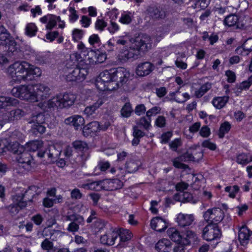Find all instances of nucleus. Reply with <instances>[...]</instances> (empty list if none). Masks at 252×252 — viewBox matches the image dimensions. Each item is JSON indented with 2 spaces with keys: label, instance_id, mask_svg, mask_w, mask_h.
<instances>
[{
  "label": "nucleus",
  "instance_id": "nucleus-45",
  "mask_svg": "<svg viewBox=\"0 0 252 252\" xmlns=\"http://www.w3.org/2000/svg\"><path fill=\"white\" fill-rule=\"evenodd\" d=\"M11 38L10 34L2 25L0 26V40L6 41Z\"/></svg>",
  "mask_w": 252,
  "mask_h": 252
},
{
  "label": "nucleus",
  "instance_id": "nucleus-29",
  "mask_svg": "<svg viewBox=\"0 0 252 252\" xmlns=\"http://www.w3.org/2000/svg\"><path fill=\"white\" fill-rule=\"evenodd\" d=\"M197 240L196 233L192 230H187L183 235V244L189 245L191 242H195Z\"/></svg>",
  "mask_w": 252,
  "mask_h": 252
},
{
  "label": "nucleus",
  "instance_id": "nucleus-18",
  "mask_svg": "<svg viewBox=\"0 0 252 252\" xmlns=\"http://www.w3.org/2000/svg\"><path fill=\"white\" fill-rule=\"evenodd\" d=\"M42 106L46 111L51 110V109L54 110L56 108H62L59 94L47 101H44Z\"/></svg>",
  "mask_w": 252,
  "mask_h": 252
},
{
  "label": "nucleus",
  "instance_id": "nucleus-59",
  "mask_svg": "<svg viewBox=\"0 0 252 252\" xmlns=\"http://www.w3.org/2000/svg\"><path fill=\"white\" fill-rule=\"evenodd\" d=\"M172 136V132L171 131H167L163 133L161 136V143H167L169 141L170 138Z\"/></svg>",
  "mask_w": 252,
  "mask_h": 252
},
{
  "label": "nucleus",
  "instance_id": "nucleus-7",
  "mask_svg": "<svg viewBox=\"0 0 252 252\" xmlns=\"http://www.w3.org/2000/svg\"><path fill=\"white\" fill-rule=\"evenodd\" d=\"M32 86L33 95L32 102L44 100L50 95V89L47 86L42 84H37Z\"/></svg>",
  "mask_w": 252,
  "mask_h": 252
},
{
  "label": "nucleus",
  "instance_id": "nucleus-25",
  "mask_svg": "<svg viewBox=\"0 0 252 252\" xmlns=\"http://www.w3.org/2000/svg\"><path fill=\"white\" fill-rule=\"evenodd\" d=\"M17 99L6 96H0V110L7 107L15 106L18 104Z\"/></svg>",
  "mask_w": 252,
  "mask_h": 252
},
{
  "label": "nucleus",
  "instance_id": "nucleus-54",
  "mask_svg": "<svg viewBox=\"0 0 252 252\" xmlns=\"http://www.w3.org/2000/svg\"><path fill=\"white\" fill-rule=\"evenodd\" d=\"M213 213V209L207 210L204 214L203 217L204 220L208 223H213L212 216Z\"/></svg>",
  "mask_w": 252,
  "mask_h": 252
},
{
  "label": "nucleus",
  "instance_id": "nucleus-42",
  "mask_svg": "<svg viewBox=\"0 0 252 252\" xmlns=\"http://www.w3.org/2000/svg\"><path fill=\"white\" fill-rule=\"evenodd\" d=\"M72 144L74 149L80 151H86L88 149V144L82 141L76 140Z\"/></svg>",
  "mask_w": 252,
  "mask_h": 252
},
{
  "label": "nucleus",
  "instance_id": "nucleus-49",
  "mask_svg": "<svg viewBox=\"0 0 252 252\" xmlns=\"http://www.w3.org/2000/svg\"><path fill=\"white\" fill-rule=\"evenodd\" d=\"M151 118H146L145 117H143L140 118L138 124L143 126L145 129H148L151 126Z\"/></svg>",
  "mask_w": 252,
  "mask_h": 252
},
{
  "label": "nucleus",
  "instance_id": "nucleus-38",
  "mask_svg": "<svg viewBox=\"0 0 252 252\" xmlns=\"http://www.w3.org/2000/svg\"><path fill=\"white\" fill-rule=\"evenodd\" d=\"M212 87V84L210 83L207 82L203 84L199 88V90L195 92V95L197 98L202 97L205 93H206L208 90H209Z\"/></svg>",
  "mask_w": 252,
  "mask_h": 252
},
{
  "label": "nucleus",
  "instance_id": "nucleus-26",
  "mask_svg": "<svg viewBox=\"0 0 252 252\" xmlns=\"http://www.w3.org/2000/svg\"><path fill=\"white\" fill-rule=\"evenodd\" d=\"M48 158L50 161L56 160L61 153V148L59 145H54L48 146Z\"/></svg>",
  "mask_w": 252,
  "mask_h": 252
},
{
  "label": "nucleus",
  "instance_id": "nucleus-34",
  "mask_svg": "<svg viewBox=\"0 0 252 252\" xmlns=\"http://www.w3.org/2000/svg\"><path fill=\"white\" fill-rule=\"evenodd\" d=\"M43 145V143L41 141L36 140L31 141L29 142L27 145L28 149L27 151L32 152L37 151L38 152L41 149Z\"/></svg>",
  "mask_w": 252,
  "mask_h": 252
},
{
  "label": "nucleus",
  "instance_id": "nucleus-28",
  "mask_svg": "<svg viewBox=\"0 0 252 252\" xmlns=\"http://www.w3.org/2000/svg\"><path fill=\"white\" fill-rule=\"evenodd\" d=\"M172 243L167 239L159 240L155 245V249L158 252L168 251L171 249Z\"/></svg>",
  "mask_w": 252,
  "mask_h": 252
},
{
  "label": "nucleus",
  "instance_id": "nucleus-62",
  "mask_svg": "<svg viewBox=\"0 0 252 252\" xmlns=\"http://www.w3.org/2000/svg\"><path fill=\"white\" fill-rule=\"evenodd\" d=\"M71 197L74 199H79L82 197V194L78 189H74L71 191Z\"/></svg>",
  "mask_w": 252,
  "mask_h": 252
},
{
  "label": "nucleus",
  "instance_id": "nucleus-39",
  "mask_svg": "<svg viewBox=\"0 0 252 252\" xmlns=\"http://www.w3.org/2000/svg\"><path fill=\"white\" fill-rule=\"evenodd\" d=\"M252 161V157L250 155L246 154H239L237 157V162L241 164H247Z\"/></svg>",
  "mask_w": 252,
  "mask_h": 252
},
{
  "label": "nucleus",
  "instance_id": "nucleus-3",
  "mask_svg": "<svg viewBox=\"0 0 252 252\" xmlns=\"http://www.w3.org/2000/svg\"><path fill=\"white\" fill-rule=\"evenodd\" d=\"M121 182L117 179L109 180L105 181H95L89 183V189L100 191L102 189L113 190L121 187Z\"/></svg>",
  "mask_w": 252,
  "mask_h": 252
},
{
  "label": "nucleus",
  "instance_id": "nucleus-57",
  "mask_svg": "<svg viewBox=\"0 0 252 252\" xmlns=\"http://www.w3.org/2000/svg\"><path fill=\"white\" fill-rule=\"evenodd\" d=\"M181 145V140L180 139L177 138L174 140L172 141L169 144L170 148L174 151H176L177 148L180 147Z\"/></svg>",
  "mask_w": 252,
  "mask_h": 252
},
{
  "label": "nucleus",
  "instance_id": "nucleus-43",
  "mask_svg": "<svg viewBox=\"0 0 252 252\" xmlns=\"http://www.w3.org/2000/svg\"><path fill=\"white\" fill-rule=\"evenodd\" d=\"M132 112L131 106L129 102L126 103L121 110L122 116L126 118L129 117Z\"/></svg>",
  "mask_w": 252,
  "mask_h": 252
},
{
  "label": "nucleus",
  "instance_id": "nucleus-8",
  "mask_svg": "<svg viewBox=\"0 0 252 252\" xmlns=\"http://www.w3.org/2000/svg\"><path fill=\"white\" fill-rule=\"evenodd\" d=\"M88 74V70L85 68L76 67L74 68H70L65 75V79L67 81H82L85 79Z\"/></svg>",
  "mask_w": 252,
  "mask_h": 252
},
{
  "label": "nucleus",
  "instance_id": "nucleus-46",
  "mask_svg": "<svg viewBox=\"0 0 252 252\" xmlns=\"http://www.w3.org/2000/svg\"><path fill=\"white\" fill-rule=\"evenodd\" d=\"M126 167L128 173H133L137 170L138 165L135 162L130 160L126 162Z\"/></svg>",
  "mask_w": 252,
  "mask_h": 252
},
{
  "label": "nucleus",
  "instance_id": "nucleus-51",
  "mask_svg": "<svg viewBox=\"0 0 252 252\" xmlns=\"http://www.w3.org/2000/svg\"><path fill=\"white\" fill-rule=\"evenodd\" d=\"M83 34V31L76 29L72 32L73 39L75 41H78L82 38Z\"/></svg>",
  "mask_w": 252,
  "mask_h": 252
},
{
  "label": "nucleus",
  "instance_id": "nucleus-64",
  "mask_svg": "<svg viewBox=\"0 0 252 252\" xmlns=\"http://www.w3.org/2000/svg\"><path fill=\"white\" fill-rule=\"evenodd\" d=\"M244 49L249 53L252 51V38L248 39L243 44Z\"/></svg>",
  "mask_w": 252,
  "mask_h": 252
},
{
  "label": "nucleus",
  "instance_id": "nucleus-47",
  "mask_svg": "<svg viewBox=\"0 0 252 252\" xmlns=\"http://www.w3.org/2000/svg\"><path fill=\"white\" fill-rule=\"evenodd\" d=\"M46 127L43 124H33L32 126V132L35 134L37 133L42 134L45 132Z\"/></svg>",
  "mask_w": 252,
  "mask_h": 252
},
{
  "label": "nucleus",
  "instance_id": "nucleus-37",
  "mask_svg": "<svg viewBox=\"0 0 252 252\" xmlns=\"http://www.w3.org/2000/svg\"><path fill=\"white\" fill-rule=\"evenodd\" d=\"M65 220L74 222L78 225L81 224L84 222V218L82 216L75 214L66 216Z\"/></svg>",
  "mask_w": 252,
  "mask_h": 252
},
{
  "label": "nucleus",
  "instance_id": "nucleus-56",
  "mask_svg": "<svg viewBox=\"0 0 252 252\" xmlns=\"http://www.w3.org/2000/svg\"><path fill=\"white\" fill-rule=\"evenodd\" d=\"M107 26V23L102 19H97L95 22V27L97 30L103 31Z\"/></svg>",
  "mask_w": 252,
  "mask_h": 252
},
{
  "label": "nucleus",
  "instance_id": "nucleus-55",
  "mask_svg": "<svg viewBox=\"0 0 252 252\" xmlns=\"http://www.w3.org/2000/svg\"><path fill=\"white\" fill-rule=\"evenodd\" d=\"M182 161L180 160L178 158L173 160V164L174 167L177 168L186 169L188 168V166L186 164L182 163Z\"/></svg>",
  "mask_w": 252,
  "mask_h": 252
},
{
  "label": "nucleus",
  "instance_id": "nucleus-60",
  "mask_svg": "<svg viewBox=\"0 0 252 252\" xmlns=\"http://www.w3.org/2000/svg\"><path fill=\"white\" fill-rule=\"evenodd\" d=\"M225 75L227 77V81L229 83H233L236 80L235 73L231 70H227L225 72Z\"/></svg>",
  "mask_w": 252,
  "mask_h": 252
},
{
  "label": "nucleus",
  "instance_id": "nucleus-35",
  "mask_svg": "<svg viewBox=\"0 0 252 252\" xmlns=\"http://www.w3.org/2000/svg\"><path fill=\"white\" fill-rule=\"evenodd\" d=\"M45 122V117L43 113H40L32 115L30 119L29 123L34 124H43Z\"/></svg>",
  "mask_w": 252,
  "mask_h": 252
},
{
  "label": "nucleus",
  "instance_id": "nucleus-63",
  "mask_svg": "<svg viewBox=\"0 0 252 252\" xmlns=\"http://www.w3.org/2000/svg\"><path fill=\"white\" fill-rule=\"evenodd\" d=\"M146 111V107L143 104L137 105L134 110L135 113L137 115H141Z\"/></svg>",
  "mask_w": 252,
  "mask_h": 252
},
{
  "label": "nucleus",
  "instance_id": "nucleus-14",
  "mask_svg": "<svg viewBox=\"0 0 252 252\" xmlns=\"http://www.w3.org/2000/svg\"><path fill=\"white\" fill-rule=\"evenodd\" d=\"M118 237V233L116 229L110 230L102 235L100 238L101 244L103 245L112 246L114 244L116 239Z\"/></svg>",
  "mask_w": 252,
  "mask_h": 252
},
{
  "label": "nucleus",
  "instance_id": "nucleus-4",
  "mask_svg": "<svg viewBox=\"0 0 252 252\" xmlns=\"http://www.w3.org/2000/svg\"><path fill=\"white\" fill-rule=\"evenodd\" d=\"M221 236V231L217 223H208L203 229L202 237L207 241L217 240Z\"/></svg>",
  "mask_w": 252,
  "mask_h": 252
},
{
  "label": "nucleus",
  "instance_id": "nucleus-21",
  "mask_svg": "<svg viewBox=\"0 0 252 252\" xmlns=\"http://www.w3.org/2000/svg\"><path fill=\"white\" fill-rule=\"evenodd\" d=\"M194 220L192 215L179 214L177 218L178 225L182 227L189 226L192 224Z\"/></svg>",
  "mask_w": 252,
  "mask_h": 252
},
{
  "label": "nucleus",
  "instance_id": "nucleus-19",
  "mask_svg": "<svg viewBox=\"0 0 252 252\" xmlns=\"http://www.w3.org/2000/svg\"><path fill=\"white\" fill-rule=\"evenodd\" d=\"M151 226L153 229L156 231L162 232L166 229L167 225L165 220L158 217L151 220Z\"/></svg>",
  "mask_w": 252,
  "mask_h": 252
},
{
  "label": "nucleus",
  "instance_id": "nucleus-31",
  "mask_svg": "<svg viewBox=\"0 0 252 252\" xmlns=\"http://www.w3.org/2000/svg\"><path fill=\"white\" fill-rule=\"evenodd\" d=\"M224 218V213L223 211L219 208H213V213L212 216V220L213 223L214 222H219L221 221Z\"/></svg>",
  "mask_w": 252,
  "mask_h": 252
},
{
  "label": "nucleus",
  "instance_id": "nucleus-52",
  "mask_svg": "<svg viewBox=\"0 0 252 252\" xmlns=\"http://www.w3.org/2000/svg\"><path fill=\"white\" fill-rule=\"evenodd\" d=\"M161 108L158 106H155L146 112V116L148 118H151L152 116H155L156 115L160 113Z\"/></svg>",
  "mask_w": 252,
  "mask_h": 252
},
{
  "label": "nucleus",
  "instance_id": "nucleus-20",
  "mask_svg": "<svg viewBox=\"0 0 252 252\" xmlns=\"http://www.w3.org/2000/svg\"><path fill=\"white\" fill-rule=\"evenodd\" d=\"M64 123L66 125H71L73 126L76 129L84 125L85 123L84 119L79 115H75L67 118L64 120Z\"/></svg>",
  "mask_w": 252,
  "mask_h": 252
},
{
  "label": "nucleus",
  "instance_id": "nucleus-50",
  "mask_svg": "<svg viewBox=\"0 0 252 252\" xmlns=\"http://www.w3.org/2000/svg\"><path fill=\"white\" fill-rule=\"evenodd\" d=\"M87 126L93 133L100 131V124L97 121L92 122L89 123Z\"/></svg>",
  "mask_w": 252,
  "mask_h": 252
},
{
  "label": "nucleus",
  "instance_id": "nucleus-24",
  "mask_svg": "<svg viewBox=\"0 0 252 252\" xmlns=\"http://www.w3.org/2000/svg\"><path fill=\"white\" fill-rule=\"evenodd\" d=\"M13 199L15 203L11 204L8 207H5V208L7 209L12 215H15L19 212L20 209H22L26 207L27 205V203L26 201L21 202L17 200L15 198V195L13 196Z\"/></svg>",
  "mask_w": 252,
  "mask_h": 252
},
{
  "label": "nucleus",
  "instance_id": "nucleus-30",
  "mask_svg": "<svg viewBox=\"0 0 252 252\" xmlns=\"http://www.w3.org/2000/svg\"><path fill=\"white\" fill-rule=\"evenodd\" d=\"M199 156L198 158L195 157L192 154L187 152L184 154L180 157H178V159L181 161H197L202 159L203 156V153L202 151L198 152Z\"/></svg>",
  "mask_w": 252,
  "mask_h": 252
},
{
  "label": "nucleus",
  "instance_id": "nucleus-32",
  "mask_svg": "<svg viewBox=\"0 0 252 252\" xmlns=\"http://www.w3.org/2000/svg\"><path fill=\"white\" fill-rule=\"evenodd\" d=\"M120 237V242H125L130 240L132 237V233L127 229H116Z\"/></svg>",
  "mask_w": 252,
  "mask_h": 252
},
{
  "label": "nucleus",
  "instance_id": "nucleus-61",
  "mask_svg": "<svg viewBox=\"0 0 252 252\" xmlns=\"http://www.w3.org/2000/svg\"><path fill=\"white\" fill-rule=\"evenodd\" d=\"M48 146L44 147L43 146L41 149L37 152V155L41 158H46V157L48 158Z\"/></svg>",
  "mask_w": 252,
  "mask_h": 252
},
{
  "label": "nucleus",
  "instance_id": "nucleus-53",
  "mask_svg": "<svg viewBox=\"0 0 252 252\" xmlns=\"http://www.w3.org/2000/svg\"><path fill=\"white\" fill-rule=\"evenodd\" d=\"M41 248L44 250H50L53 248V244L48 239H45L41 243Z\"/></svg>",
  "mask_w": 252,
  "mask_h": 252
},
{
  "label": "nucleus",
  "instance_id": "nucleus-36",
  "mask_svg": "<svg viewBox=\"0 0 252 252\" xmlns=\"http://www.w3.org/2000/svg\"><path fill=\"white\" fill-rule=\"evenodd\" d=\"M103 102L101 100L97 101L93 105L87 107L84 112V113L87 116H89L93 115L102 104Z\"/></svg>",
  "mask_w": 252,
  "mask_h": 252
},
{
  "label": "nucleus",
  "instance_id": "nucleus-11",
  "mask_svg": "<svg viewBox=\"0 0 252 252\" xmlns=\"http://www.w3.org/2000/svg\"><path fill=\"white\" fill-rule=\"evenodd\" d=\"M37 187L33 186L30 187L27 189L24 193L17 194L15 195V198L19 201L32 202V199L35 195V192L36 191Z\"/></svg>",
  "mask_w": 252,
  "mask_h": 252
},
{
  "label": "nucleus",
  "instance_id": "nucleus-58",
  "mask_svg": "<svg viewBox=\"0 0 252 252\" xmlns=\"http://www.w3.org/2000/svg\"><path fill=\"white\" fill-rule=\"evenodd\" d=\"M156 125L159 127H163L165 126L166 119L165 118L162 116H158L156 120Z\"/></svg>",
  "mask_w": 252,
  "mask_h": 252
},
{
  "label": "nucleus",
  "instance_id": "nucleus-27",
  "mask_svg": "<svg viewBox=\"0 0 252 252\" xmlns=\"http://www.w3.org/2000/svg\"><path fill=\"white\" fill-rule=\"evenodd\" d=\"M167 233L169 238L174 242L183 243V235L175 228L172 227L169 228Z\"/></svg>",
  "mask_w": 252,
  "mask_h": 252
},
{
  "label": "nucleus",
  "instance_id": "nucleus-40",
  "mask_svg": "<svg viewBox=\"0 0 252 252\" xmlns=\"http://www.w3.org/2000/svg\"><path fill=\"white\" fill-rule=\"evenodd\" d=\"M24 150H25V148L17 142L13 143L9 146V151L18 156L23 152Z\"/></svg>",
  "mask_w": 252,
  "mask_h": 252
},
{
  "label": "nucleus",
  "instance_id": "nucleus-13",
  "mask_svg": "<svg viewBox=\"0 0 252 252\" xmlns=\"http://www.w3.org/2000/svg\"><path fill=\"white\" fill-rule=\"evenodd\" d=\"M16 159L23 168L27 170L30 169L32 158L28 151L24 150L23 152L16 157Z\"/></svg>",
  "mask_w": 252,
  "mask_h": 252
},
{
  "label": "nucleus",
  "instance_id": "nucleus-22",
  "mask_svg": "<svg viewBox=\"0 0 252 252\" xmlns=\"http://www.w3.org/2000/svg\"><path fill=\"white\" fill-rule=\"evenodd\" d=\"M20 93V98L32 102V99L33 95L32 85H21Z\"/></svg>",
  "mask_w": 252,
  "mask_h": 252
},
{
  "label": "nucleus",
  "instance_id": "nucleus-9",
  "mask_svg": "<svg viewBox=\"0 0 252 252\" xmlns=\"http://www.w3.org/2000/svg\"><path fill=\"white\" fill-rule=\"evenodd\" d=\"M223 23L228 27H235L236 29H244L246 28V23L244 21V18L239 17L235 14H231L226 17Z\"/></svg>",
  "mask_w": 252,
  "mask_h": 252
},
{
  "label": "nucleus",
  "instance_id": "nucleus-12",
  "mask_svg": "<svg viewBox=\"0 0 252 252\" xmlns=\"http://www.w3.org/2000/svg\"><path fill=\"white\" fill-rule=\"evenodd\" d=\"M131 47L132 45L130 44L128 49L123 50L121 52L119 55V59L121 60L123 62H126L131 59H136L138 58L140 53L138 50L133 49Z\"/></svg>",
  "mask_w": 252,
  "mask_h": 252
},
{
  "label": "nucleus",
  "instance_id": "nucleus-23",
  "mask_svg": "<svg viewBox=\"0 0 252 252\" xmlns=\"http://www.w3.org/2000/svg\"><path fill=\"white\" fill-rule=\"evenodd\" d=\"M59 96L62 108L72 105L76 99L75 95L70 93L60 94Z\"/></svg>",
  "mask_w": 252,
  "mask_h": 252
},
{
  "label": "nucleus",
  "instance_id": "nucleus-5",
  "mask_svg": "<svg viewBox=\"0 0 252 252\" xmlns=\"http://www.w3.org/2000/svg\"><path fill=\"white\" fill-rule=\"evenodd\" d=\"M25 115L21 109H15L0 114V121L3 124L13 123L21 119Z\"/></svg>",
  "mask_w": 252,
  "mask_h": 252
},
{
  "label": "nucleus",
  "instance_id": "nucleus-41",
  "mask_svg": "<svg viewBox=\"0 0 252 252\" xmlns=\"http://www.w3.org/2000/svg\"><path fill=\"white\" fill-rule=\"evenodd\" d=\"M231 128V125L228 122H225L222 123L219 129V137L222 138L224 137V134L228 132Z\"/></svg>",
  "mask_w": 252,
  "mask_h": 252
},
{
  "label": "nucleus",
  "instance_id": "nucleus-2",
  "mask_svg": "<svg viewBox=\"0 0 252 252\" xmlns=\"http://www.w3.org/2000/svg\"><path fill=\"white\" fill-rule=\"evenodd\" d=\"M133 49H136L140 52H146L151 48L152 40L147 34L141 33L134 38L129 40Z\"/></svg>",
  "mask_w": 252,
  "mask_h": 252
},
{
  "label": "nucleus",
  "instance_id": "nucleus-44",
  "mask_svg": "<svg viewBox=\"0 0 252 252\" xmlns=\"http://www.w3.org/2000/svg\"><path fill=\"white\" fill-rule=\"evenodd\" d=\"M26 34L29 36H33L35 35L37 31V28L33 23L28 24L25 29Z\"/></svg>",
  "mask_w": 252,
  "mask_h": 252
},
{
  "label": "nucleus",
  "instance_id": "nucleus-6",
  "mask_svg": "<svg viewBox=\"0 0 252 252\" xmlns=\"http://www.w3.org/2000/svg\"><path fill=\"white\" fill-rule=\"evenodd\" d=\"M111 69L104 70L101 72L97 78L95 85L97 89L101 91L111 90L109 84L112 81Z\"/></svg>",
  "mask_w": 252,
  "mask_h": 252
},
{
  "label": "nucleus",
  "instance_id": "nucleus-16",
  "mask_svg": "<svg viewBox=\"0 0 252 252\" xmlns=\"http://www.w3.org/2000/svg\"><path fill=\"white\" fill-rule=\"evenodd\" d=\"M148 14L153 19L158 20L163 19L165 17V12L160 7L156 6L151 5L147 9Z\"/></svg>",
  "mask_w": 252,
  "mask_h": 252
},
{
  "label": "nucleus",
  "instance_id": "nucleus-17",
  "mask_svg": "<svg viewBox=\"0 0 252 252\" xmlns=\"http://www.w3.org/2000/svg\"><path fill=\"white\" fill-rule=\"evenodd\" d=\"M252 234V232L251 231L247 226H242L239 231L238 233V239L242 246H246L250 240V237Z\"/></svg>",
  "mask_w": 252,
  "mask_h": 252
},
{
  "label": "nucleus",
  "instance_id": "nucleus-15",
  "mask_svg": "<svg viewBox=\"0 0 252 252\" xmlns=\"http://www.w3.org/2000/svg\"><path fill=\"white\" fill-rule=\"evenodd\" d=\"M154 68V65L151 63L148 62L142 63L137 66L136 74L139 76H144L149 74Z\"/></svg>",
  "mask_w": 252,
  "mask_h": 252
},
{
  "label": "nucleus",
  "instance_id": "nucleus-10",
  "mask_svg": "<svg viewBox=\"0 0 252 252\" xmlns=\"http://www.w3.org/2000/svg\"><path fill=\"white\" fill-rule=\"evenodd\" d=\"M112 81L116 82V84L119 85L120 83L123 85L126 83L129 76V73L126 69L123 67L113 68L111 69Z\"/></svg>",
  "mask_w": 252,
  "mask_h": 252
},
{
  "label": "nucleus",
  "instance_id": "nucleus-1",
  "mask_svg": "<svg viewBox=\"0 0 252 252\" xmlns=\"http://www.w3.org/2000/svg\"><path fill=\"white\" fill-rule=\"evenodd\" d=\"M7 72L15 81L32 80L34 76H39L41 72L39 68L35 67L26 61H17L10 65Z\"/></svg>",
  "mask_w": 252,
  "mask_h": 252
},
{
  "label": "nucleus",
  "instance_id": "nucleus-33",
  "mask_svg": "<svg viewBox=\"0 0 252 252\" xmlns=\"http://www.w3.org/2000/svg\"><path fill=\"white\" fill-rule=\"evenodd\" d=\"M228 99V96L218 97L213 100L212 103L216 108L221 109L225 106Z\"/></svg>",
  "mask_w": 252,
  "mask_h": 252
},
{
  "label": "nucleus",
  "instance_id": "nucleus-48",
  "mask_svg": "<svg viewBox=\"0 0 252 252\" xmlns=\"http://www.w3.org/2000/svg\"><path fill=\"white\" fill-rule=\"evenodd\" d=\"M239 188L238 186L235 185L233 187L228 186L225 188V191L229 193V196L231 198H234L236 193L238 192Z\"/></svg>",
  "mask_w": 252,
  "mask_h": 252
}]
</instances>
